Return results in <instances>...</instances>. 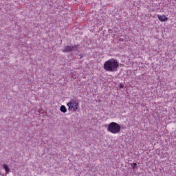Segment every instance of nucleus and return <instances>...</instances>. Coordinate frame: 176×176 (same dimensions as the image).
Here are the masks:
<instances>
[{
  "label": "nucleus",
  "instance_id": "9",
  "mask_svg": "<svg viewBox=\"0 0 176 176\" xmlns=\"http://www.w3.org/2000/svg\"><path fill=\"white\" fill-rule=\"evenodd\" d=\"M120 87H122V85H120Z\"/></svg>",
  "mask_w": 176,
  "mask_h": 176
},
{
  "label": "nucleus",
  "instance_id": "2",
  "mask_svg": "<svg viewBox=\"0 0 176 176\" xmlns=\"http://www.w3.org/2000/svg\"><path fill=\"white\" fill-rule=\"evenodd\" d=\"M120 129L121 127L119 124L113 122L108 125L107 131H109L112 134H118L120 133Z\"/></svg>",
  "mask_w": 176,
  "mask_h": 176
},
{
  "label": "nucleus",
  "instance_id": "4",
  "mask_svg": "<svg viewBox=\"0 0 176 176\" xmlns=\"http://www.w3.org/2000/svg\"><path fill=\"white\" fill-rule=\"evenodd\" d=\"M79 48V45H74L73 46H66L64 47V50H63V52L64 53H67V52H74V50H78V49Z\"/></svg>",
  "mask_w": 176,
  "mask_h": 176
},
{
  "label": "nucleus",
  "instance_id": "7",
  "mask_svg": "<svg viewBox=\"0 0 176 176\" xmlns=\"http://www.w3.org/2000/svg\"><path fill=\"white\" fill-rule=\"evenodd\" d=\"M60 112H63V113H65V112H67V107H65V106L62 105L60 106Z\"/></svg>",
  "mask_w": 176,
  "mask_h": 176
},
{
  "label": "nucleus",
  "instance_id": "5",
  "mask_svg": "<svg viewBox=\"0 0 176 176\" xmlns=\"http://www.w3.org/2000/svg\"><path fill=\"white\" fill-rule=\"evenodd\" d=\"M158 17V20H160V21H162V23H163L164 21H168V18L167 16H166V15H157Z\"/></svg>",
  "mask_w": 176,
  "mask_h": 176
},
{
  "label": "nucleus",
  "instance_id": "3",
  "mask_svg": "<svg viewBox=\"0 0 176 176\" xmlns=\"http://www.w3.org/2000/svg\"><path fill=\"white\" fill-rule=\"evenodd\" d=\"M69 112H76L79 109V102L78 100L72 99L67 104Z\"/></svg>",
  "mask_w": 176,
  "mask_h": 176
},
{
  "label": "nucleus",
  "instance_id": "1",
  "mask_svg": "<svg viewBox=\"0 0 176 176\" xmlns=\"http://www.w3.org/2000/svg\"><path fill=\"white\" fill-rule=\"evenodd\" d=\"M103 68L107 72H116L119 68V62L114 58L109 59L104 62Z\"/></svg>",
  "mask_w": 176,
  "mask_h": 176
},
{
  "label": "nucleus",
  "instance_id": "6",
  "mask_svg": "<svg viewBox=\"0 0 176 176\" xmlns=\"http://www.w3.org/2000/svg\"><path fill=\"white\" fill-rule=\"evenodd\" d=\"M3 168H4L5 171H6V173L7 174H9V171H10V169L9 168V166H8V164H3Z\"/></svg>",
  "mask_w": 176,
  "mask_h": 176
},
{
  "label": "nucleus",
  "instance_id": "8",
  "mask_svg": "<svg viewBox=\"0 0 176 176\" xmlns=\"http://www.w3.org/2000/svg\"><path fill=\"white\" fill-rule=\"evenodd\" d=\"M133 170H135L137 168V163H133L132 166Z\"/></svg>",
  "mask_w": 176,
  "mask_h": 176
}]
</instances>
